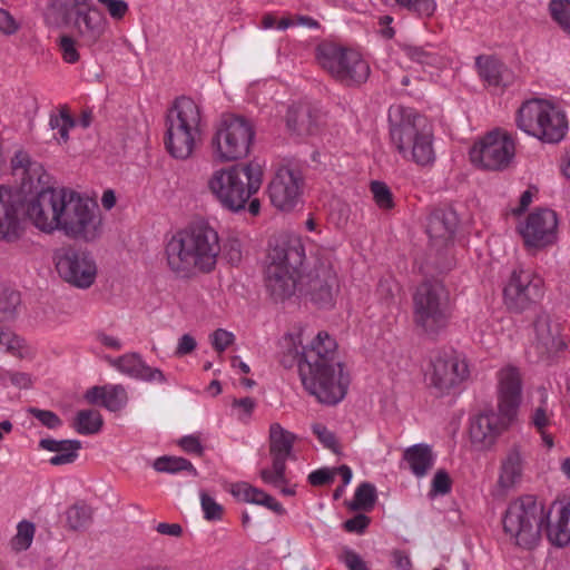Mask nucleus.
Here are the masks:
<instances>
[{
	"label": "nucleus",
	"instance_id": "1",
	"mask_svg": "<svg viewBox=\"0 0 570 570\" xmlns=\"http://www.w3.org/2000/svg\"><path fill=\"white\" fill-rule=\"evenodd\" d=\"M298 375L305 391L325 405H336L347 394L351 375L340 360L338 346L327 332H318L305 344Z\"/></svg>",
	"mask_w": 570,
	"mask_h": 570
},
{
	"label": "nucleus",
	"instance_id": "2",
	"mask_svg": "<svg viewBox=\"0 0 570 570\" xmlns=\"http://www.w3.org/2000/svg\"><path fill=\"white\" fill-rule=\"evenodd\" d=\"M219 252L218 233L205 223L179 230L165 247L167 266L179 277L213 271Z\"/></svg>",
	"mask_w": 570,
	"mask_h": 570
},
{
	"label": "nucleus",
	"instance_id": "3",
	"mask_svg": "<svg viewBox=\"0 0 570 570\" xmlns=\"http://www.w3.org/2000/svg\"><path fill=\"white\" fill-rule=\"evenodd\" d=\"M389 134L392 147L405 161L430 167L436 159L432 128L413 108L392 105L389 108Z\"/></svg>",
	"mask_w": 570,
	"mask_h": 570
},
{
	"label": "nucleus",
	"instance_id": "4",
	"mask_svg": "<svg viewBox=\"0 0 570 570\" xmlns=\"http://www.w3.org/2000/svg\"><path fill=\"white\" fill-rule=\"evenodd\" d=\"M262 185V166L253 161L217 168L206 183L214 200L233 214L245 210L248 200L258 193Z\"/></svg>",
	"mask_w": 570,
	"mask_h": 570
},
{
	"label": "nucleus",
	"instance_id": "5",
	"mask_svg": "<svg viewBox=\"0 0 570 570\" xmlns=\"http://www.w3.org/2000/svg\"><path fill=\"white\" fill-rule=\"evenodd\" d=\"M304 258V246L296 236H281L271 244L266 256L265 286L275 301L295 294L301 285L299 269Z\"/></svg>",
	"mask_w": 570,
	"mask_h": 570
},
{
	"label": "nucleus",
	"instance_id": "6",
	"mask_svg": "<svg viewBox=\"0 0 570 570\" xmlns=\"http://www.w3.org/2000/svg\"><path fill=\"white\" fill-rule=\"evenodd\" d=\"M203 119L200 107L188 97L176 99L166 117L165 146L176 159H188L202 141Z\"/></svg>",
	"mask_w": 570,
	"mask_h": 570
},
{
	"label": "nucleus",
	"instance_id": "7",
	"mask_svg": "<svg viewBox=\"0 0 570 570\" xmlns=\"http://www.w3.org/2000/svg\"><path fill=\"white\" fill-rule=\"evenodd\" d=\"M515 124L528 136L546 144L560 142L568 131L564 111L542 98L525 100L517 111Z\"/></svg>",
	"mask_w": 570,
	"mask_h": 570
},
{
	"label": "nucleus",
	"instance_id": "8",
	"mask_svg": "<svg viewBox=\"0 0 570 570\" xmlns=\"http://www.w3.org/2000/svg\"><path fill=\"white\" fill-rule=\"evenodd\" d=\"M544 504L533 495H523L511 501L502 517L504 533L522 549H533L541 540L544 529Z\"/></svg>",
	"mask_w": 570,
	"mask_h": 570
},
{
	"label": "nucleus",
	"instance_id": "9",
	"mask_svg": "<svg viewBox=\"0 0 570 570\" xmlns=\"http://www.w3.org/2000/svg\"><path fill=\"white\" fill-rule=\"evenodd\" d=\"M452 314L450 294L438 279L422 282L413 294V322L428 335L446 328Z\"/></svg>",
	"mask_w": 570,
	"mask_h": 570
},
{
	"label": "nucleus",
	"instance_id": "10",
	"mask_svg": "<svg viewBox=\"0 0 570 570\" xmlns=\"http://www.w3.org/2000/svg\"><path fill=\"white\" fill-rule=\"evenodd\" d=\"M254 137L255 129L248 119L233 114L222 116L210 138L213 159L227 164L247 157Z\"/></svg>",
	"mask_w": 570,
	"mask_h": 570
},
{
	"label": "nucleus",
	"instance_id": "11",
	"mask_svg": "<svg viewBox=\"0 0 570 570\" xmlns=\"http://www.w3.org/2000/svg\"><path fill=\"white\" fill-rule=\"evenodd\" d=\"M58 230L75 240H98L104 235L105 227L97 203L68 189Z\"/></svg>",
	"mask_w": 570,
	"mask_h": 570
},
{
	"label": "nucleus",
	"instance_id": "12",
	"mask_svg": "<svg viewBox=\"0 0 570 570\" xmlns=\"http://www.w3.org/2000/svg\"><path fill=\"white\" fill-rule=\"evenodd\" d=\"M316 58L335 79L348 86L364 83L370 77L368 62L355 50L323 43L317 48Z\"/></svg>",
	"mask_w": 570,
	"mask_h": 570
},
{
	"label": "nucleus",
	"instance_id": "13",
	"mask_svg": "<svg viewBox=\"0 0 570 570\" xmlns=\"http://www.w3.org/2000/svg\"><path fill=\"white\" fill-rule=\"evenodd\" d=\"M469 155L475 167L501 171L509 168L515 157V139L505 129L495 128L478 139Z\"/></svg>",
	"mask_w": 570,
	"mask_h": 570
},
{
	"label": "nucleus",
	"instance_id": "14",
	"mask_svg": "<svg viewBox=\"0 0 570 570\" xmlns=\"http://www.w3.org/2000/svg\"><path fill=\"white\" fill-rule=\"evenodd\" d=\"M301 288L317 306L322 308L334 306L340 283L332 252L325 250L316 257L313 268L301 277Z\"/></svg>",
	"mask_w": 570,
	"mask_h": 570
},
{
	"label": "nucleus",
	"instance_id": "15",
	"mask_svg": "<svg viewBox=\"0 0 570 570\" xmlns=\"http://www.w3.org/2000/svg\"><path fill=\"white\" fill-rule=\"evenodd\" d=\"M35 194L27 200L28 219L43 233L59 229L68 189H56L47 185L32 187Z\"/></svg>",
	"mask_w": 570,
	"mask_h": 570
},
{
	"label": "nucleus",
	"instance_id": "16",
	"mask_svg": "<svg viewBox=\"0 0 570 570\" xmlns=\"http://www.w3.org/2000/svg\"><path fill=\"white\" fill-rule=\"evenodd\" d=\"M53 258L57 273L66 283L80 289H87L95 283L98 268L90 253L63 247L56 250Z\"/></svg>",
	"mask_w": 570,
	"mask_h": 570
},
{
	"label": "nucleus",
	"instance_id": "17",
	"mask_svg": "<svg viewBox=\"0 0 570 570\" xmlns=\"http://www.w3.org/2000/svg\"><path fill=\"white\" fill-rule=\"evenodd\" d=\"M558 225L559 219L554 210L539 208L519 223L518 232L527 248L541 249L557 242Z\"/></svg>",
	"mask_w": 570,
	"mask_h": 570
},
{
	"label": "nucleus",
	"instance_id": "18",
	"mask_svg": "<svg viewBox=\"0 0 570 570\" xmlns=\"http://www.w3.org/2000/svg\"><path fill=\"white\" fill-rule=\"evenodd\" d=\"M543 282L529 271L514 269L503 289L504 303L509 309L521 313L543 295Z\"/></svg>",
	"mask_w": 570,
	"mask_h": 570
},
{
	"label": "nucleus",
	"instance_id": "19",
	"mask_svg": "<svg viewBox=\"0 0 570 570\" xmlns=\"http://www.w3.org/2000/svg\"><path fill=\"white\" fill-rule=\"evenodd\" d=\"M515 420L499 410L497 412L490 410L474 415L471 417L469 426L471 444L479 451L490 450Z\"/></svg>",
	"mask_w": 570,
	"mask_h": 570
},
{
	"label": "nucleus",
	"instance_id": "20",
	"mask_svg": "<svg viewBox=\"0 0 570 570\" xmlns=\"http://www.w3.org/2000/svg\"><path fill=\"white\" fill-rule=\"evenodd\" d=\"M431 366L429 383L440 396L449 394L469 376L466 361L455 354H440L432 360Z\"/></svg>",
	"mask_w": 570,
	"mask_h": 570
},
{
	"label": "nucleus",
	"instance_id": "21",
	"mask_svg": "<svg viewBox=\"0 0 570 570\" xmlns=\"http://www.w3.org/2000/svg\"><path fill=\"white\" fill-rule=\"evenodd\" d=\"M272 205L281 212H292L302 200L303 177L288 167L279 168L267 187Z\"/></svg>",
	"mask_w": 570,
	"mask_h": 570
},
{
	"label": "nucleus",
	"instance_id": "22",
	"mask_svg": "<svg viewBox=\"0 0 570 570\" xmlns=\"http://www.w3.org/2000/svg\"><path fill=\"white\" fill-rule=\"evenodd\" d=\"M522 376L520 370L511 364L501 367L497 372V407L505 412V415L517 419L522 401Z\"/></svg>",
	"mask_w": 570,
	"mask_h": 570
},
{
	"label": "nucleus",
	"instance_id": "23",
	"mask_svg": "<svg viewBox=\"0 0 570 570\" xmlns=\"http://www.w3.org/2000/svg\"><path fill=\"white\" fill-rule=\"evenodd\" d=\"M21 197L11 187L0 185V242L13 243L22 234Z\"/></svg>",
	"mask_w": 570,
	"mask_h": 570
},
{
	"label": "nucleus",
	"instance_id": "24",
	"mask_svg": "<svg viewBox=\"0 0 570 570\" xmlns=\"http://www.w3.org/2000/svg\"><path fill=\"white\" fill-rule=\"evenodd\" d=\"M107 363L120 374L148 383H166L161 370L149 366L139 353H125L118 357L106 356Z\"/></svg>",
	"mask_w": 570,
	"mask_h": 570
},
{
	"label": "nucleus",
	"instance_id": "25",
	"mask_svg": "<svg viewBox=\"0 0 570 570\" xmlns=\"http://www.w3.org/2000/svg\"><path fill=\"white\" fill-rule=\"evenodd\" d=\"M544 530L551 544L558 548L570 543V500L554 501L544 507Z\"/></svg>",
	"mask_w": 570,
	"mask_h": 570
},
{
	"label": "nucleus",
	"instance_id": "26",
	"mask_svg": "<svg viewBox=\"0 0 570 570\" xmlns=\"http://www.w3.org/2000/svg\"><path fill=\"white\" fill-rule=\"evenodd\" d=\"M525 452L519 444L510 446L500 463L498 487L508 492L521 482L525 469Z\"/></svg>",
	"mask_w": 570,
	"mask_h": 570
},
{
	"label": "nucleus",
	"instance_id": "27",
	"mask_svg": "<svg viewBox=\"0 0 570 570\" xmlns=\"http://www.w3.org/2000/svg\"><path fill=\"white\" fill-rule=\"evenodd\" d=\"M75 28L88 43H95L105 32L107 20L104 14L87 0V6L79 7L73 17Z\"/></svg>",
	"mask_w": 570,
	"mask_h": 570
},
{
	"label": "nucleus",
	"instance_id": "28",
	"mask_svg": "<svg viewBox=\"0 0 570 570\" xmlns=\"http://www.w3.org/2000/svg\"><path fill=\"white\" fill-rule=\"evenodd\" d=\"M85 399L90 404L101 405L110 412H116L126 406L128 394L121 384H106L88 389Z\"/></svg>",
	"mask_w": 570,
	"mask_h": 570
},
{
	"label": "nucleus",
	"instance_id": "29",
	"mask_svg": "<svg viewBox=\"0 0 570 570\" xmlns=\"http://www.w3.org/2000/svg\"><path fill=\"white\" fill-rule=\"evenodd\" d=\"M87 6V0H43L41 11L45 23L60 28L69 24L79 7Z\"/></svg>",
	"mask_w": 570,
	"mask_h": 570
},
{
	"label": "nucleus",
	"instance_id": "30",
	"mask_svg": "<svg viewBox=\"0 0 570 570\" xmlns=\"http://www.w3.org/2000/svg\"><path fill=\"white\" fill-rule=\"evenodd\" d=\"M230 493L238 501L265 507L278 515L286 513L283 504L274 497L247 482L234 483L230 488Z\"/></svg>",
	"mask_w": 570,
	"mask_h": 570
},
{
	"label": "nucleus",
	"instance_id": "31",
	"mask_svg": "<svg viewBox=\"0 0 570 570\" xmlns=\"http://www.w3.org/2000/svg\"><path fill=\"white\" fill-rule=\"evenodd\" d=\"M318 122V112L307 104H297L288 108L286 125L297 136L314 134L317 130Z\"/></svg>",
	"mask_w": 570,
	"mask_h": 570
},
{
	"label": "nucleus",
	"instance_id": "32",
	"mask_svg": "<svg viewBox=\"0 0 570 570\" xmlns=\"http://www.w3.org/2000/svg\"><path fill=\"white\" fill-rule=\"evenodd\" d=\"M297 436L275 422L269 425L268 443L272 460L286 462L295 459L294 443Z\"/></svg>",
	"mask_w": 570,
	"mask_h": 570
},
{
	"label": "nucleus",
	"instance_id": "33",
	"mask_svg": "<svg viewBox=\"0 0 570 570\" xmlns=\"http://www.w3.org/2000/svg\"><path fill=\"white\" fill-rule=\"evenodd\" d=\"M436 456L432 448L425 443H417L406 448L403 461L406 462L411 473L417 479L424 478L433 468Z\"/></svg>",
	"mask_w": 570,
	"mask_h": 570
},
{
	"label": "nucleus",
	"instance_id": "34",
	"mask_svg": "<svg viewBox=\"0 0 570 570\" xmlns=\"http://www.w3.org/2000/svg\"><path fill=\"white\" fill-rule=\"evenodd\" d=\"M459 224L456 213L451 208H438L428 218L426 232L432 239L449 240Z\"/></svg>",
	"mask_w": 570,
	"mask_h": 570
},
{
	"label": "nucleus",
	"instance_id": "35",
	"mask_svg": "<svg viewBox=\"0 0 570 570\" xmlns=\"http://www.w3.org/2000/svg\"><path fill=\"white\" fill-rule=\"evenodd\" d=\"M11 164L14 170L22 171L23 185H29L30 190L37 185H47L49 183V176L43 166L38 161H33L28 153L23 150L17 151Z\"/></svg>",
	"mask_w": 570,
	"mask_h": 570
},
{
	"label": "nucleus",
	"instance_id": "36",
	"mask_svg": "<svg viewBox=\"0 0 570 570\" xmlns=\"http://www.w3.org/2000/svg\"><path fill=\"white\" fill-rule=\"evenodd\" d=\"M39 448L56 453V455L51 456L49 460L51 465H65L76 461L78 452L81 449V442L78 440H55L47 438L39 441Z\"/></svg>",
	"mask_w": 570,
	"mask_h": 570
},
{
	"label": "nucleus",
	"instance_id": "37",
	"mask_svg": "<svg viewBox=\"0 0 570 570\" xmlns=\"http://www.w3.org/2000/svg\"><path fill=\"white\" fill-rule=\"evenodd\" d=\"M259 478L264 484L277 490L284 497L296 494V484L286 475V462L272 460L271 466L259 470Z\"/></svg>",
	"mask_w": 570,
	"mask_h": 570
},
{
	"label": "nucleus",
	"instance_id": "38",
	"mask_svg": "<svg viewBox=\"0 0 570 570\" xmlns=\"http://www.w3.org/2000/svg\"><path fill=\"white\" fill-rule=\"evenodd\" d=\"M475 67L479 76L489 86H505L508 69L505 66L495 57L492 56H479L475 59Z\"/></svg>",
	"mask_w": 570,
	"mask_h": 570
},
{
	"label": "nucleus",
	"instance_id": "39",
	"mask_svg": "<svg viewBox=\"0 0 570 570\" xmlns=\"http://www.w3.org/2000/svg\"><path fill=\"white\" fill-rule=\"evenodd\" d=\"M533 330L534 340L538 347L541 348V353L548 352L551 347L557 345L559 328L558 325L554 327L551 325V318L548 313L541 312L537 315Z\"/></svg>",
	"mask_w": 570,
	"mask_h": 570
},
{
	"label": "nucleus",
	"instance_id": "40",
	"mask_svg": "<svg viewBox=\"0 0 570 570\" xmlns=\"http://www.w3.org/2000/svg\"><path fill=\"white\" fill-rule=\"evenodd\" d=\"M304 347L301 332L285 334L279 340L281 363L287 368L295 364L298 366L299 358H303Z\"/></svg>",
	"mask_w": 570,
	"mask_h": 570
},
{
	"label": "nucleus",
	"instance_id": "41",
	"mask_svg": "<svg viewBox=\"0 0 570 570\" xmlns=\"http://www.w3.org/2000/svg\"><path fill=\"white\" fill-rule=\"evenodd\" d=\"M403 51L409 59L419 65H422L423 67L442 70L449 65V60L436 52L432 47L423 48L406 45L403 47Z\"/></svg>",
	"mask_w": 570,
	"mask_h": 570
},
{
	"label": "nucleus",
	"instance_id": "42",
	"mask_svg": "<svg viewBox=\"0 0 570 570\" xmlns=\"http://www.w3.org/2000/svg\"><path fill=\"white\" fill-rule=\"evenodd\" d=\"M0 345L8 354L20 360H30L35 356L33 348L27 344L26 340L8 327L0 326Z\"/></svg>",
	"mask_w": 570,
	"mask_h": 570
},
{
	"label": "nucleus",
	"instance_id": "43",
	"mask_svg": "<svg viewBox=\"0 0 570 570\" xmlns=\"http://www.w3.org/2000/svg\"><path fill=\"white\" fill-rule=\"evenodd\" d=\"M77 125L76 119L70 115L66 106L49 115V127L56 131L53 138L58 144H66L69 140V131Z\"/></svg>",
	"mask_w": 570,
	"mask_h": 570
},
{
	"label": "nucleus",
	"instance_id": "44",
	"mask_svg": "<svg viewBox=\"0 0 570 570\" xmlns=\"http://www.w3.org/2000/svg\"><path fill=\"white\" fill-rule=\"evenodd\" d=\"M153 468L160 473L177 474L181 471H187L191 475H197V470L193 463L181 456H159L154 461Z\"/></svg>",
	"mask_w": 570,
	"mask_h": 570
},
{
	"label": "nucleus",
	"instance_id": "45",
	"mask_svg": "<svg viewBox=\"0 0 570 570\" xmlns=\"http://www.w3.org/2000/svg\"><path fill=\"white\" fill-rule=\"evenodd\" d=\"M104 424L101 414L96 410H81L73 422L75 430L81 435L97 434Z\"/></svg>",
	"mask_w": 570,
	"mask_h": 570
},
{
	"label": "nucleus",
	"instance_id": "46",
	"mask_svg": "<svg viewBox=\"0 0 570 570\" xmlns=\"http://www.w3.org/2000/svg\"><path fill=\"white\" fill-rule=\"evenodd\" d=\"M548 8L553 22L570 36V0H550Z\"/></svg>",
	"mask_w": 570,
	"mask_h": 570
},
{
	"label": "nucleus",
	"instance_id": "47",
	"mask_svg": "<svg viewBox=\"0 0 570 570\" xmlns=\"http://www.w3.org/2000/svg\"><path fill=\"white\" fill-rule=\"evenodd\" d=\"M66 517L71 529L80 530L89 525L92 518V511L91 508L85 503H76L68 508Z\"/></svg>",
	"mask_w": 570,
	"mask_h": 570
},
{
	"label": "nucleus",
	"instance_id": "48",
	"mask_svg": "<svg viewBox=\"0 0 570 570\" xmlns=\"http://www.w3.org/2000/svg\"><path fill=\"white\" fill-rule=\"evenodd\" d=\"M395 4L412 14L420 18H430L436 10L435 0H393Z\"/></svg>",
	"mask_w": 570,
	"mask_h": 570
},
{
	"label": "nucleus",
	"instance_id": "49",
	"mask_svg": "<svg viewBox=\"0 0 570 570\" xmlns=\"http://www.w3.org/2000/svg\"><path fill=\"white\" fill-rule=\"evenodd\" d=\"M36 532L35 524L30 521L22 520L17 524V533L10 541L12 550L19 552L27 550L33 540Z\"/></svg>",
	"mask_w": 570,
	"mask_h": 570
},
{
	"label": "nucleus",
	"instance_id": "50",
	"mask_svg": "<svg viewBox=\"0 0 570 570\" xmlns=\"http://www.w3.org/2000/svg\"><path fill=\"white\" fill-rule=\"evenodd\" d=\"M21 303L20 294L17 291L4 289L0 293V321H11L17 315Z\"/></svg>",
	"mask_w": 570,
	"mask_h": 570
},
{
	"label": "nucleus",
	"instance_id": "51",
	"mask_svg": "<svg viewBox=\"0 0 570 570\" xmlns=\"http://www.w3.org/2000/svg\"><path fill=\"white\" fill-rule=\"evenodd\" d=\"M376 500L375 488L370 483L361 484L353 498L354 509H370Z\"/></svg>",
	"mask_w": 570,
	"mask_h": 570
},
{
	"label": "nucleus",
	"instance_id": "52",
	"mask_svg": "<svg viewBox=\"0 0 570 570\" xmlns=\"http://www.w3.org/2000/svg\"><path fill=\"white\" fill-rule=\"evenodd\" d=\"M200 505L204 518L208 521H218L223 518V507L216 502L206 491L199 492Z\"/></svg>",
	"mask_w": 570,
	"mask_h": 570
},
{
	"label": "nucleus",
	"instance_id": "53",
	"mask_svg": "<svg viewBox=\"0 0 570 570\" xmlns=\"http://www.w3.org/2000/svg\"><path fill=\"white\" fill-rule=\"evenodd\" d=\"M371 191L373 194L375 204L381 209H391L393 207V196L389 186L385 183L377 180L372 181Z\"/></svg>",
	"mask_w": 570,
	"mask_h": 570
},
{
	"label": "nucleus",
	"instance_id": "54",
	"mask_svg": "<svg viewBox=\"0 0 570 570\" xmlns=\"http://www.w3.org/2000/svg\"><path fill=\"white\" fill-rule=\"evenodd\" d=\"M451 489L452 482L449 473L444 469H440L435 472L431 481L429 497L435 498L439 495H445L451 492Z\"/></svg>",
	"mask_w": 570,
	"mask_h": 570
},
{
	"label": "nucleus",
	"instance_id": "55",
	"mask_svg": "<svg viewBox=\"0 0 570 570\" xmlns=\"http://www.w3.org/2000/svg\"><path fill=\"white\" fill-rule=\"evenodd\" d=\"M312 432L318 439V441L323 444L324 448L333 451L334 453H338L340 445L335 434L330 431L322 423L312 424Z\"/></svg>",
	"mask_w": 570,
	"mask_h": 570
},
{
	"label": "nucleus",
	"instance_id": "56",
	"mask_svg": "<svg viewBox=\"0 0 570 570\" xmlns=\"http://www.w3.org/2000/svg\"><path fill=\"white\" fill-rule=\"evenodd\" d=\"M552 416L553 413L548 409L547 399L544 397L540 405L534 409L531 415V423L539 432H542V430L551 424Z\"/></svg>",
	"mask_w": 570,
	"mask_h": 570
},
{
	"label": "nucleus",
	"instance_id": "57",
	"mask_svg": "<svg viewBox=\"0 0 570 570\" xmlns=\"http://www.w3.org/2000/svg\"><path fill=\"white\" fill-rule=\"evenodd\" d=\"M301 26L308 29H318L320 22L309 16H296L295 18H282L278 20L277 30L284 31L291 27Z\"/></svg>",
	"mask_w": 570,
	"mask_h": 570
},
{
	"label": "nucleus",
	"instance_id": "58",
	"mask_svg": "<svg viewBox=\"0 0 570 570\" xmlns=\"http://www.w3.org/2000/svg\"><path fill=\"white\" fill-rule=\"evenodd\" d=\"M400 287L397 282L392 277H384L379 282L377 288H376V295L381 301H383L386 304H390L393 299L395 294L399 292Z\"/></svg>",
	"mask_w": 570,
	"mask_h": 570
},
{
	"label": "nucleus",
	"instance_id": "59",
	"mask_svg": "<svg viewBox=\"0 0 570 570\" xmlns=\"http://www.w3.org/2000/svg\"><path fill=\"white\" fill-rule=\"evenodd\" d=\"M59 49L65 62L76 63L79 60V52L76 47V41L69 36H62L59 39Z\"/></svg>",
	"mask_w": 570,
	"mask_h": 570
},
{
	"label": "nucleus",
	"instance_id": "60",
	"mask_svg": "<svg viewBox=\"0 0 570 570\" xmlns=\"http://www.w3.org/2000/svg\"><path fill=\"white\" fill-rule=\"evenodd\" d=\"M29 412L32 414L33 417L39 420L41 424L47 426L48 429L55 430L62 425V421L60 420V417L52 411L31 407L29 409Z\"/></svg>",
	"mask_w": 570,
	"mask_h": 570
},
{
	"label": "nucleus",
	"instance_id": "61",
	"mask_svg": "<svg viewBox=\"0 0 570 570\" xmlns=\"http://www.w3.org/2000/svg\"><path fill=\"white\" fill-rule=\"evenodd\" d=\"M212 345L217 352H224L235 341V335L224 328L216 330L210 336Z\"/></svg>",
	"mask_w": 570,
	"mask_h": 570
},
{
	"label": "nucleus",
	"instance_id": "62",
	"mask_svg": "<svg viewBox=\"0 0 570 570\" xmlns=\"http://www.w3.org/2000/svg\"><path fill=\"white\" fill-rule=\"evenodd\" d=\"M100 4L105 6L109 16L114 20H121L127 14L129 6L124 0H97Z\"/></svg>",
	"mask_w": 570,
	"mask_h": 570
},
{
	"label": "nucleus",
	"instance_id": "63",
	"mask_svg": "<svg viewBox=\"0 0 570 570\" xmlns=\"http://www.w3.org/2000/svg\"><path fill=\"white\" fill-rule=\"evenodd\" d=\"M178 444L186 453H189V454L202 455L204 452V446L202 444V441H200L199 436H197L195 434H189V435L183 436L178 441Z\"/></svg>",
	"mask_w": 570,
	"mask_h": 570
},
{
	"label": "nucleus",
	"instance_id": "64",
	"mask_svg": "<svg viewBox=\"0 0 570 570\" xmlns=\"http://www.w3.org/2000/svg\"><path fill=\"white\" fill-rule=\"evenodd\" d=\"M342 560L348 570H370L367 563L353 550H345Z\"/></svg>",
	"mask_w": 570,
	"mask_h": 570
}]
</instances>
